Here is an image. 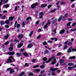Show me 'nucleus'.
<instances>
[{
	"instance_id": "1",
	"label": "nucleus",
	"mask_w": 76,
	"mask_h": 76,
	"mask_svg": "<svg viewBox=\"0 0 76 76\" xmlns=\"http://www.w3.org/2000/svg\"><path fill=\"white\" fill-rule=\"evenodd\" d=\"M51 60H53L51 62L52 64H54L56 62V58H55V57L54 56H52L51 58L48 59V61L49 62H50Z\"/></svg>"
},
{
	"instance_id": "2",
	"label": "nucleus",
	"mask_w": 76,
	"mask_h": 76,
	"mask_svg": "<svg viewBox=\"0 0 76 76\" xmlns=\"http://www.w3.org/2000/svg\"><path fill=\"white\" fill-rule=\"evenodd\" d=\"M58 69H54L53 68H50V70L51 71H53V72H52V75H56V73H54V71H55V70H58Z\"/></svg>"
},
{
	"instance_id": "3",
	"label": "nucleus",
	"mask_w": 76,
	"mask_h": 76,
	"mask_svg": "<svg viewBox=\"0 0 76 76\" xmlns=\"http://www.w3.org/2000/svg\"><path fill=\"white\" fill-rule=\"evenodd\" d=\"M15 59L13 58L12 60L11 59H7V63H13L15 62Z\"/></svg>"
},
{
	"instance_id": "4",
	"label": "nucleus",
	"mask_w": 76,
	"mask_h": 76,
	"mask_svg": "<svg viewBox=\"0 0 76 76\" xmlns=\"http://www.w3.org/2000/svg\"><path fill=\"white\" fill-rule=\"evenodd\" d=\"M38 4V3H36L32 4L31 6V7L32 9H34L36 7V6Z\"/></svg>"
},
{
	"instance_id": "5",
	"label": "nucleus",
	"mask_w": 76,
	"mask_h": 76,
	"mask_svg": "<svg viewBox=\"0 0 76 76\" xmlns=\"http://www.w3.org/2000/svg\"><path fill=\"white\" fill-rule=\"evenodd\" d=\"M76 67V65H75L74 66H73V67L72 66H69L68 67L67 69L69 70H72L73 69V68H75Z\"/></svg>"
},
{
	"instance_id": "6",
	"label": "nucleus",
	"mask_w": 76,
	"mask_h": 76,
	"mask_svg": "<svg viewBox=\"0 0 76 76\" xmlns=\"http://www.w3.org/2000/svg\"><path fill=\"white\" fill-rule=\"evenodd\" d=\"M16 27H17V28H20V24H18V22H17V21H16L15 22V25H14V28H16Z\"/></svg>"
},
{
	"instance_id": "7",
	"label": "nucleus",
	"mask_w": 76,
	"mask_h": 76,
	"mask_svg": "<svg viewBox=\"0 0 76 76\" xmlns=\"http://www.w3.org/2000/svg\"><path fill=\"white\" fill-rule=\"evenodd\" d=\"M32 19V18H31V17H28V18H26V23L27 25H28V23H29V20Z\"/></svg>"
},
{
	"instance_id": "8",
	"label": "nucleus",
	"mask_w": 76,
	"mask_h": 76,
	"mask_svg": "<svg viewBox=\"0 0 76 76\" xmlns=\"http://www.w3.org/2000/svg\"><path fill=\"white\" fill-rule=\"evenodd\" d=\"M15 52H10V53H7V54H9L10 56H13L14 55V54H15Z\"/></svg>"
},
{
	"instance_id": "9",
	"label": "nucleus",
	"mask_w": 76,
	"mask_h": 76,
	"mask_svg": "<svg viewBox=\"0 0 76 76\" xmlns=\"http://www.w3.org/2000/svg\"><path fill=\"white\" fill-rule=\"evenodd\" d=\"M47 6V4H42L41 5V7L42 8H44L45 7H46Z\"/></svg>"
},
{
	"instance_id": "10",
	"label": "nucleus",
	"mask_w": 76,
	"mask_h": 76,
	"mask_svg": "<svg viewBox=\"0 0 76 76\" xmlns=\"http://www.w3.org/2000/svg\"><path fill=\"white\" fill-rule=\"evenodd\" d=\"M18 38H21L20 39H22V38L23 37V35L22 34H20L18 35Z\"/></svg>"
},
{
	"instance_id": "11",
	"label": "nucleus",
	"mask_w": 76,
	"mask_h": 76,
	"mask_svg": "<svg viewBox=\"0 0 76 76\" xmlns=\"http://www.w3.org/2000/svg\"><path fill=\"white\" fill-rule=\"evenodd\" d=\"M65 31V30H64V29H63L61 30L60 31L59 34H63V33H64Z\"/></svg>"
},
{
	"instance_id": "12",
	"label": "nucleus",
	"mask_w": 76,
	"mask_h": 76,
	"mask_svg": "<svg viewBox=\"0 0 76 76\" xmlns=\"http://www.w3.org/2000/svg\"><path fill=\"white\" fill-rule=\"evenodd\" d=\"M32 46H33V45L31 43H30V44H29L28 45L27 47H28V48H31V47H32Z\"/></svg>"
},
{
	"instance_id": "13",
	"label": "nucleus",
	"mask_w": 76,
	"mask_h": 76,
	"mask_svg": "<svg viewBox=\"0 0 76 76\" xmlns=\"http://www.w3.org/2000/svg\"><path fill=\"white\" fill-rule=\"evenodd\" d=\"M17 56V57H20L22 56V53H17L16 54Z\"/></svg>"
},
{
	"instance_id": "14",
	"label": "nucleus",
	"mask_w": 76,
	"mask_h": 76,
	"mask_svg": "<svg viewBox=\"0 0 76 76\" xmlns=\"http://www.w3.org/2000/svg\"><path fill=\"white\" fill-rule=\"evenodd\" d=\"M72 48H69L67 50V53H71V52H72Z\"/></svg>"
},
{
	"instance_id": "15",
	"label": "nucleus",
	"mask_w": 76,
	"mask_h": 76,
	"mask_svg": "<svg viewBox=\"0 0 76 76\" xmlns=\"http://www.w3.org/2000/svg\"><path fill=\"white\" fill-rule=\"evenodd\" d=\"M23 45V43H22L18 45V47L19 48H20V47H22Z\"/></svg>"
},
{
	"instance_id": "16",
	"label": "nucleus",
	"mask_w": 76,
	"mask_h": 76,
	"mask_svg": "<svg viewBox=\"0 0 76 76\" xmlns=\"http://www.w3.org/2000/svg\"><path fill=\"white\" fill-rule=\"evenodd\" d=\"M23 54L24 56H25L26 57H29V56H28V55L26 52L23 53Z\"/></svg>"
},
{
	"instance_id": "17",
	"label": "nucleus",
	"mask_w": 76,
	"mask_h": 76,
	"mask_svg": "<svg viewBox=\"0 0 76 76\" xmlns=\"http://www.w3.org/2000/svg\"><path fill=\"white\" fill-rule=\"evenodd\" d=\"M59 62L60 63H63L64 62V60L62 59H61L59 61Z\"/></svg>"
},
{
	"instance_id": "18",
	"label": "nucleus",
	"mask_w": 76,
	"mask_h": 76,
	"mask_svg": "<svg viewBox=\"0 0 76 76\" xmlns=\"http://www.w3.org/2000/svg\"><path fill=\"white\" fill-rule=\"evenodd\" d=\"M69 59H75V58H76V57H75V56H72L71 57H70L69 58Z\"/></svg>"
},
{
	"instance_id": "19",
	"label": "nucleus",
	"mask_w": 76,
	"mask_h": 76,
	"mask_svg": "<svg viewBox=\"0 0 76 76\" xmlns=\"http://www.w3.org/2000/svg\"><path fill=\"white\" fill-rule=\"evenodd\" d=\"M5 23V21H2L0 22V24L1 25H4Z\"/></svg>"
},
{
	"instance_id": "20",
	"label": "nucleus",
	"mask_w": 76,
	"mask_h": 76,
	"mask_svg": "<svg viewBox=\"0 0 76 76\" xmlns=\"http://www.w3.org/2000/svg\"><path fill=\"white\" fill-rule=\"evenodd\" d=\"M10 5L9 4H7L6 5H4V7H5V8H7L9 7Z\"/></svg>"
},
{
	"instance_id": "21",
	"label": "nucleus",
	"mask_w": 76,
	"mask_h": 76,
	"mask_svg": "<svg viewBox=\"0 0 76 76\" xmlns=\"http://www.w3.org/2000/svg\"><path fill=\"white\" fill-rule=\"evenodd\" d=\"M50 53V52L48 50H46L45 51V54H49Z\"/></svg>"
},
{
	"instance_id": "22",
	"label": "nucleus",
	"mask_w": 76,
	"mask_h": 76,
	"mask_svg": "<svg viewBox=\"0 0 76 76\" xmlns=\"http://www.w3.org/2000/svg\"><path fill=\"white\" fill-rule=\"evenodd\" d=\"M73 45V42H69L68 44V45Z\"/></svg>"
},
{
	"instance_id": "23",
	"label": "nucleus",
	"mask_w": 76,
	"mask_h": 76,
	"mask_svg": "<svg viewBox=\"0 0 76 76\" xmlns=\"http://www.w3.org/2000/svg\"><path fill=\"white\" fill-rule=\"evenodd\" d=\"M9 23H10V21L9 20H6L5 21V23H6V24H8Z\"/></svg>"
},
{
	"instance_id": "24",
	"label": "nucleus",
	"mask_w": 76,
	"mask_h": 76,
	"mask_svg": "<svg viewBox=\"0 0 76 76\" xmlns=\"http://www.w3.org/2000/svg\"><path fill=\"white\" fill-rule=\"evenodd\" d=\"M33 32H33V31H32L30 32V34H29V37H32V34H33Z\"/></svg>"
},
{
	"instance_id": "25",
	"label": "nucleus",
	"mask_w": 76,
	"mask_h": 76,
	"mask_svg": "<svg viewBox=\"0 0 76 76\" xmlns=\"http://www.w3.org/2000/svg\"><path fill=\"white\" fill-rule=\"evenodd\" d=\"M13 20V18L12 17H10L9 18V20L10 21H12V20Z\"/></svg>"
},
{
	"instance_id": "26",
	"label": "nucleus",
	"mask_w": 76,
	"mask_h": 76,
	"mask_svg": "<svg viewBox=\"0 0 76 76\" xmlns=\"http://www.w3.org/2000/svg\"><path fill=\"white\" fill-rule=\"evenodd\" d=\"M68 65L69 66H73V65H74V64L72 63H69L68 64Z\"/></svg>"
},
{
	"instance_id": "27",
	"label": "nucleus",
	"mask_w": 76,
	"mask_h": 76,
	"mask_svg": "<svg viewBox=\"0 0 76 76\" xmlns=\"http://www.w3.org/2000/svg\"><path fill=\"white\" fill-rule=\"evenodd\" d=\"M57 21V19H55L54 20L52 21V23L54 24V23H56Z\"/></svg>"
},
{
	"instance_id": "28",
	"label": "nucleus",
	"mask_w": 76,
	"mask_h": 76,
	"mask_svg": "<svg viewBox=\"0 0 76 76\" xmlns=\"http://www.w3.org/2000/svg\"><path fill=\"white\" fill-rule=\"evenodd\" d=\"M25 75V72H22L21 74L20 75V76H22V75Z\"/></svg>"
},
{
	"instance_id": "29",
	"label": "nucleus",
	"mask_w": 76,
	"mask_h": 76,
	"mask_svg": "<svg viewBox=\"0 0 76 76\" xmlns=\"http://www.w3.org/2000/svg\"><path fill=\"white\" fill-rule=\"evenodd\" d=\"M66 48H67V46L66 45H64L63 48L64 50H66Z\"/></svg>"
},
{
	"instance_id": "30",
	"label": "nucleus",
	"mask_w": 76,
	"mask_h": 76,
	"mask_svg": "<svg viewBox=\"0 0 76 76\" xmlns=\"http://www.w3.org/2000/svg\"><path fill=\"white\" fill-rule=\"evenodd\" d=\"M35 72H38L40 71V69H37L34 70Z\"/></svg>"
},
{
	"instance_id": "31",
	"label": "nucleus",
	"mask_w": 76,
	"mask_h": 76,
	"mask_svg": "<svg viewBox=\"0 0 76 76\" xmlns=\"http://www.w3.org/2000/svg\"><path fill=\"white\" fill-rule=\"evenodd\" d=\"M14 72H15V71H14L13 69L11 70V71H10V74H12L13 73H14Z\"/></svg>"
},
{
	"instance_id": "32",
	"label": "nucleus",
	"mask_w": 76,
	"mask_h": 76,
	"mask_svg": "<svg viewBox=\"0 0 76 76\" xmlns=\"http://www.w3.org/2000/svg\"><path fill=\"white\" fill-rule=\"evenodd\" d=\"M42 58L44 61H47V57H45Z\"/></svg>"
},
{
	"instance_id": "33",
	"label": "nucleus",
	"mask_w": 76,
	"mask_h": 76,
	"mask_svg": "<svg viewBox=\"0 0 76 76\" xmlns=\"http://www.w3.org/2000/svg\"><path fill=\"white\" fill-rule=\"evenodd\" d=\"M61 19L63 20H65V17H63L62 16H61Z\"/></svg>"
},
{
	"instance_id": "34",
	"label": "nucleus",
	"mask_w": 76,
	"mask_h": 76,
	"mask_svg": "<svg viewBox=\"0 0 76 76\" xmlns=\"http://www.w3.org/2000/svg\"><path fill=\"white\" fill-rule=\"evenodd\" d=\"M5 28H9V26L8 25H6L5 26Z\"/></svg>"
},
{
	"instance_id": "35",
	"label": "nucleus",
	"mask_w": 76,
	"mask_h": 76,
	"mask_svg": "<svg viewBox=\"0 0 76 76\" xmlns=\"http://www.w3.org/2000/svg\"><path fill=\"white\" fill-rule=\"evenodd\" d=\"M47 25H48L47 24H46L44 27L43 28L44 29L47 28H48V27L47 26Z\"/></svg>"
},
{
	"instance_id": "36",
	"label": "nucleus",
	"mask_w": 76,
	"mask_h": 76,
	"mask_svg": "<svg viewBox=\"0 0 76 76\" xmlns=\"http://www.w3.org/2000/svg\"><path fill=\"white\" fill-rule=\"evenodd\" d=\"M62 46V44L60 43L58 44V47H61Z\"/></svg>"
},
{
	"instance_id": "37",
	"label": "nucleus",
	"mask_w": 76,
	"mask_h": 76,
	"mask_svg": "<svg viewBox=\"0 0 76 76\" xmlns=\"http://www.w3.org/2000/svg\"><path fill=\"white\" fill-rule=\"evenodd\" d=\"M11 70H13V69H12L11 68H9L7 69V71H9V70H10V71Z\"/></svg>"
},
{
	"instance_id": "38",
	"label": "nucleus",
	"mask_w": 76,
	"mask_h": 76,
	"mask_svg": "<svg viewBox=\"0 0 76 76\" xmlns=\"http://www.w3.org/2000/svg\"><path fill=\"white\" fill-rule=\"evenodd\" d=\"M42 44L43 45H47V42L45 41L43 42Z\"/></svg>"
},
{
	"instance_id": "39",
	"label": "nucleus",
	"mask_w": 76,
	"mask_h": 76,
	"mask_svg": "<svg viewBox=\"0 0 76 76\" xmlns=\"http://www.w3.org/2000/svg\"><path fill=\"white\" fill-rule=\"evenodd\" d=\"M51 7H52V5H49L48 6V9H50Z\"/></svg>"
},
{
	"instance_id": "40",
	"label": "nucleus",
	"mask_w": 76,
	"mask_h": 76,
	"mask_svg": "<svg viewBox=\"0 0 76 76\" xmlns=\"http://www.w3.org/2000/svg\"><path fill=\"white\" fill-rule=\"evenodd\" d=\"M56 9H54V10H52V11H50V12H51V13H54V12H55V11H56Z\"/></svg>"
},
{
	"instance_id": "41",
	"label": "nucleus",
	"mask_w": 76,
	"mask_h": 76,
	"mask_svg": "<svg viewBox=\"0 0 76 76\" xmlns=\"http://www.w3.org/2000/svg\"><path fill=\"white\" fill-rule=\"evenodd\" d=\"M9 50L10 51H12L13 50V47H10L9 48Z\"/></svg>"
},
{
	"instance_id": "42",
	"label": "nucleus",
	"mask_w": 76,
	"mask_h": 76,
	"mask_svg": "<svg viewBox=\"0 0 76 76\" xmlns=\"http://www.w3.org/2000/svg\"><path fill=\"white\" fill-rule=\"evenodd\" d=\"M39 66V65H36L33 66V68H36V67H38Z\"/></svg>"
},
{
	"instance_id": "43",
	"label": "nucleus",
	"mask_w": 76,
	"mask_h": 76,
	"mask_svg": "<svg viewBox=\"0 0 76 76\" xmlns=\"http://www.w3.org/2000/svg\"><path fill=\"white\" fill-rule=\"evenodd\" d=\"M39 15L40 16H43L44 15V13L41 12L39 13Z\"/></svg>"
},
{
	"instance_id": "44",
	"label": "nucleus",
	"mask_w": 76,
	"mask_h": 76,
	"mask_svg": "<svg viewBox=\"0 0 76 76\" xmlns=\"http://www.w3.org/2000/svg\"><path fill=\"white\" fill-rule=\"evenodd\" d=\"M15 11H17L18 10V6H17L15 8Z\"/></svg>"
},
{
	"instance_id": "45",
	"label": "nucleus",
	"mask_w": 76,
	"mask_h": 76,
	"mask_svg": "<svg viewBox=\"0 0 76 76\" xmlns=\"http://www.w3.org/2000/svg\"><path fill=\"white\" fill-rule=\"evenodd\" d=\"M9 42H6L5 44V45H8V44H9Z\"/></svg>"
},
{
	"instance_id": "46",
	"label": "nucleus",
	"mask_w": 76,
	"mask_h": 76,
	"mask_svg": "<svg viewBox=\"0 0 76 76\" xmlns=\"http://www.w3.org/2000/svg\"><path fill=\"white\" fill-rule=\"evenodd\" d=\"M75 4H73L72 5L71 7H72V8H73V7H75Z\"/></svg>"
},
{
	"instance_id": "47",
	"label": "nucleus",
	"mask_w": 76,
	"mask_h": 76,
	"mask_svg": "<svg viewBox=\"0 0 76 76\" xmlns=\"http://www.w3.org/2000/svg\"><path fill=\"white\" fill-rule=\"evenodd\" d=\"M68 42H69V41H67L64 43V44H65V45H67V43H68Z\"/></svg>"
},
{
	"instance_id": "48",
	"label": "nucleus",
	"mask_w": 76,
	"mask_h": 76,
	"mask_svg": "<svg viewBox=\"0 0 76 76\" xmlns=\"http://www.w3.org/2000/svg\"><path fill=\"white\" fill-rule=\"evenodd\" d=\"M14 41L15 42H19L18 40L15 39L14 40Z\"/></svg>"
},
{
	"instance_id": "49",
	"label": "nucleus",
	"mask_w": 76,
	"mask_h": 76,
	"mask_svg": "<svg viewBox=\"0 0 76 76\" xmlns=\"http://www.w3.org/2000/svg\"><path fill=\"white\" fill-rule=\"evenodd\" d=\"M6 15H4V16H3V17L1 18V19H5V18H6Z\"/></svg>"
},
{
	"instance_id": "50",
	"label": "nucleus",
	"mask_w": 76,
	"mask_h": 76,
	"mask_svg": "<svg viewBox=\"0 0 76 76\" xmlns=\"http://www.w3.org/2000/svg\"><path fill=\"white\" fill-rule=\"evenodd\" d=\"M76 25V22L72 24V26H75Z\"/></svg>"
},
{
	"instance_id": "51",
	"label": "nucleus",
	"mask_w": 76,
	"mask_h": 76,
	"mask_svg": "<svg viewBox=\"0 0 76 76\" xmlns=\"http://www.w3.org/2000/svg\"><path fill=\"white\" fill-rule=\"evenodd\" d=\"M25 26V22H23L22 24V26L23 27H24V26Z\"/></svg>"
},
{
	"instance_id": "52",
	"label": "nucleus",
	"mask_w": 76,
	"mask_h": 76,
	"mask_svg": "<svg viewBox=\"0 0 76 76\" xmlns=\"http://www.w3.org/2000/svg\"><path fill=\"white\" fill-rule=\"evenodd\" d=\"M8 37H9V35H8L5 36V39H7V38Z\"/></svg>"
},
{
	"instance_id": "53",
	"label": "nucleus",
	"mask_w": 76,
	"mask_h": 76,
	"mask_svg": "<svg viewBox=\"0 0 76 76\" xmlns=\"http://www.w3.org/2000/svg\"><path fill=\"white\" fill-rule=\"evenodd\" d=\"M62 54V53L59 52V53H58L57 54V55L59 56H60V54Z\"/></svg>"
},
{
	"instance_id": "54",
	"label": "nucleus",
	"mask_w": 76,
	"mask_h": 76,
	"mask_svg": "<svg viewBox=\"0 0 76 76\" xmlns=\"http://www.w3.org/2000/svg\"><path fill=\"white\" fill-rule=\"evenodd\" d=\"M29 64L27 63H26L25 64V67L28 66Z\"/></svg>"
},
{
	"instance_id": "55",
	"label": "nucleus",
	"mask_w": 76,
	"mask_h": 76,
	"mask_svg": "<svg viewBox=\"0 0 76 76\" xmlns=\"http://www.w3.org/2000/svg\"><path fill=\"white\" fill-rule=\"evenodd\" d=\"M61 20V17H60L58 19V21L60 22Z\"/></svg>"
},
{
	"instance_id": "56",
	"label": "nucleus",
	"mask_w": 76,
	"mask_h": 76,
	"mask_svg": "<svg viewBox=\"0 0 76 76\" xmlns=\"http://www.w3.org/2000/svg\"><path fill=\"white\" fill-rule=\"evenodd\" d=\"M41 36L40 35H39L37 37V39H39V38H41Z\"/></svg>"
},
{
	"instance_id": "57",
	"label": "nucleus",
	"mask_w": 76,
	"mask_h": 76,
	"mask_svg": "<svg viewBox=\"0 0 76 76\" xmlns=\"http://www.w3.org/2000/svg\"><path fill=\"white\" fill-rule=\"evenodd\" d=\"M71 22H70L69 23H68L67 24V26H70V24H71Z\"/></svg>"
},
{
	"instance_id": "58",
	"label": "nucleus",
	"mask_w": 76,
	"mask_h": 76,
	"mask_svg": "<svg viewBox=\"0 0 76 76\" xmlns=\"http://www.w3.org/2000/svg\"><path fill=\"white\" fill-rule=\"evenodd\" d=\"M50 20H49L48 21V23L47 24V25H50Z\"/></svg>"
},
{
	"instance_id": "59",
	"label": "nucleus",
	"mask_w": 76,
	"mask_h": 76,
	"mask_svg": "<svg viewBox=\"0 0 76 76\" xmlns=\"http://www.w3.org/2000/svg\"><path fill=\"white\" fill-rule=\"evenodd\" d=\"M40 67L41 69H43V68H44V67H45V66H42V65L40 66Z\"/></svg>"
},
{
	"instance_id": "60",
	"label": "nucleus",
	"mask_w": 76,
	"mask_h": 76,
	"mask_svg": "<svg viewBox=\"0 0 76 76\" xmlns=\"http://www.w3.org/2000/svg\"><path fill=\"white\" fill-rule=\"evenodd\" d=\"M18 20L20 21V20H21V18L20 17V16H19L18 18Z\"/></svg>"
},
{
	"instance_id": "61",
	"label": "nucleus",
	"mask_w": 76,
	"mask_h": 76,
	"mask_svg": "<svg viewBox=\"0 0 76 76\" xmlns=\"http://www.w3.org/2000/svg\"><path fill=\"white\" fill-rule=\"evenodd\" d=\"M33 75H34V74H33V73H29V76H33Z\"/></svg>"
},
{
	"instance_id": "62",
	"label": "nucleus",
	"mask_w": 76,
	"mask_h": 76,
	"mask_svg": "<svg viewBox=\"0 0 76 76\" xmlns=\"http://www.w3.org/2000/svg\"><path fill=\"white\" fill-rule=\"evenodd\" d=\"M9 58V59H13V58H14L12 57V56H10Z\"/></svg>"
},
{
	"instance_id": "63",
	"label": "nucleus",
	"mask_w": 76,
	"mask_h": 76,
	"mask_svg": "<svg viewBox=\"0 0 76 76\" xmlns=\"http://www.w3.org/2000/svg\"><path fill=\"white\" fill-rule=\"evenodd\" d=\"M65 4V2H62L61 4V5H63V4Z\"/></svg>"
},
{
	"instance_id": "64",
	"label": "nucleus",
	"mask_w": 76,
	"mask_h": 76,
	"mask_svg": "<svg viewBox=\"0 0 76 76\" xmlns=\"http://www.w3.org/2000/svg\"><path fill=\"white\" fill-rule=\"evenodd\" d=\"M68 15V14H67V13H66L65 14V18H67V17Z\"/></svg>"
}]
</instances>
